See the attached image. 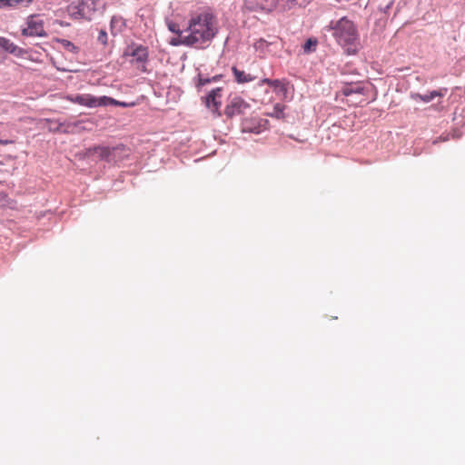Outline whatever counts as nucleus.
I'll use <instances>...</instances> for the list:
<instances>
[{
	"mask_svg": "<svg viewBox=\"0 0 465 465\" xmlns=\"http://www.w3.org/2000/svg\"><path fill=\"white\" fill-rule=\"evenodd\" d=\"M185 32L189 37L187 43L192 44V47L206 48L218 33L216 17L213 13L206 11L193 15Z\"/></svg>",
	"mask_w": 465,
	"mask_h": 465,
	"instance_id": "obj_1",
	"label": "nucleus"
},
{
	"mask_svg": "<svg viewBox=\"0 0 465 465\" xmlns=\"http://www.w3.org/2000/svg\"><path fill=\"white\" fill-rule=\"evenodd\" d=\"M324 30L331 33L347 54H355L360 47V37L352 21L343 16L336 21H331Z\"/></svg>",
	"mask_w": 465,
	"mask_h": 465,
	"instance_id": "obj_2",
	"label": "nucleus"
},
{
	"mask_svg": "<svg viewBox=\"0 0 465 465\" xmlns=\"http://www.w3.org/2000/svg\"><path fill=\"white\" fill-rule=\"evenodd\" d=\"M306 0H244V8L250 12H272L277 7L291 9L295 5L304 6Z\"/></svg>",
	"mask_w": 465,
	"mask_h": 465,
	"instance_id": "obj_3",
	"label": "nucleus"
},
{
	"mask_svg": "<svg viewBox=\"0 0 465 465\" xmlns=\"http://www.w3.org/2000/svg\"><path fill=\"white\" fill-rule=\"evenodd\" d=\"M70 15L74 19L91 20L96 11V0H79L68 6Z\"/></svg>",
	"mask_w": 465,
	"mask_h": 465,
	"instance_id": "obj_4",
	"label": "nucleus"
},
{
	"mask_svg": "<svg viewBox=\"0 0 465 465\" xmlns=\"http://www.w3.org/2000/svg\"><path fill=\"white\" fill-rule=\"evenodd\" d=\"M25 25L26 26L22 29V35L24 36L45 37L47 35L44 28V19L40 15H29Z\"/></svg>",
	"mask_w": 465,
	"mask_h": 465,
	"instance_id": "obj_5",
	"label": "nucleus"
},
{
	"mask_svg": "<svg viewBox=\"0 0 465 465\" xmlns=\"http://www.w3.org/2000/svg\"><path fill=\"white\" fill-rule=\"evenodd\" d=\"M67 99L74 104L84 105L88 108H96L103 106L102 96L95 97L89 94L69 95L67 96Z\"/></svg>",
	"mask_w": 465,
	"mask_h": 465,
	"instance_id": "obj_6",
	"label": "nucleus"
},
{
	"mask_svg": "<svg viewBox=\"0 0 465 465\" xmlns=\"http://www.w3.org/2000/svg\"><path fill=\"white\" fill-rule=\"evenodd\" d=\"M250 105L241 97H232L225 107L224 114L227 117L232 118L236 114H243Z\"/></svg>",
	"mask_w": 465,
	"mask_h": 465,
	"instance_id": "obj_7",
	"label": "nucleus"
},
{
	"mask_svg": "<svg viewBox=\"0 0 465 465\" xmlns=\"http://www.w3.org/2000/svg\"><path fill=\"white\" fill-rule=\"evenodd\" d=\"M124 55L134 57L137 63H145L148 59V50L142 45L133 44L125 49Z\"/></svg>",
	"mask_w": 465,
	"mask_h": 465,
	"instance_id": "obj_8",
	"label": "nucleus"
},
{
	"mask_svg": "<svg viewBox=\"0 0 465 465\" xmlns=\"http://www.w3.org/2000/svg\"><path fill=\"white\" fill-rule=\"evenodd\" d=\"M266 124L267 121L263 119H244L242 122V133H252V134H260L262 132V124Z\"/></svg>",
	"mask_w": 465,
	"mask_h": 465,
	"instance_id": "obj_9",
	"label": "nucleus"
},
{
	"mask_svg": "<svg viewBox=\"0 0 465 465\" xmlns=\"http://www.w3.org/2000/svg\"><path fill=\"white\" fill-rule=\"evenodd\" d=\"M222 91V87H216L213 88L207 93V95L204 97V103L206 107H214L215 109H218L222 105V103L217 100V98L221 97Z\"/></svg>",
	"mask_w": 465,
	"mask_h": 465,
	"instance_id": "obj_10",
	"label": "nucleus"
},
{
	"mask_svg": "<svg viewBox=\"0 0 465 465\" xmlns=\"http://www.w3.org/2000/svg\"><path fill=\"white\" fill-rule=\"evenodd\" d=\"M0 47L16 57H21L25 54V51L22 48L18 47L9 39L2 36H0Z\"/></svg>",
	"mask_w": 465,
	"mask_h": 465,
	"instance_id": "obj_11",
	"label": "nucleus"
},
{
	"mask_svg": "<svg viewBox=\"0 0 465 465\" xmlns=\"http://www.w3.org/2000/svg\"><path fill=\"white\" fill-rule=\"evenodd\" d=\"M341 92L345 96H351L353 94H365V87L361 83H345Z\"/></svg>",
	"mask_w": 465,
	"mask_h": 465,
	"instance_id": "obj_12",
	"label": "nucleus"
},
{
	"mask_svg": "<svg viewBox=\"0 0 465 465\" xmlns=\"http://www.w3.org/2000/svg\"><path fill=\"white\" fill-rule=\"evenodd\" d=\"M223 77V74H216L213 77H203L201 74H198L197 79L195 81V87L198 92H202L203 88L211 84V83H217L219 82Z\"/></svg>",
	"mask_w": 465,
	"mask_h": 465,
	"instance_id": "obj_13",
	"label": "nucleus"
},
{
	"mask_svg": "<svg viewBox=\"0 0 465 465\" xmlns=\"http://www.w3.org/2000/svg\"><path fill=\"white\" fill-rule=\"evenodd\" d=\"M263 82L265 84H267L268 85H270L271 87L274 88V91L276 93L282 94L283 95L286 94V93H287V84L283 81L279 80V79L272 80V79L265 78L263 80Z\"/></svg>",
	"mask_w": 465,
	"mask_h": 465,
	"instance_id": "obj_14",
	"label": "nucleus"
},
{
	"mask_svg": "<svg viewBox=\"0 0 465 465\" xmlns=\"http://www.w3.org/2000/svg\"><path fill=\"white\" fill-rule=\"evenodd\" d=\"M443 95H444V93L442 91L434 90L431 92H428L424 94H412V97L415 100L420 99V101H422L424 103H430L436 97H441Z\"/></svg>",
	"mask_w": 465,
	"mask_h": 465,
	"instance_id": "obj_15",
	"label": "nucleus"
},
{
	"mask_svg": "<svg viewBox=\"0 0 465 465\" xmlns=\"http://www.w3.org/2000/svg\"><path fill=\"white\" fill-rule=\"evenodd\" d=\"M232 71L235 77V81L238 84H245L254 80V77L249 74H246L244 71L238 69L236 66H233Z\"/></svg>",
	"mask_w": 465,
	"mask_h": 465,
	"instance_id": "obj_16",
	"label": "nucleus"
},
{
	"mask_svg": "<svg viewBox=\"0 0 465 465\" xmlns=\"http://www.w3.org/2000/svg\"><path fill=\"white\" fill-rule=\"evenodd\" d=\"M125 26L124 20L120 16H113L110 23L111 33L114 35L121 33Z\"/></svg>",
	"mask_w": 465,
	"mask_h": 465,
	"instance_id": "obj_17",
	"label": "nucleus"
},
{
	"mask_svg": "<svg viewBox=\"0 0 465 465\" xmlns=\"http://www.w3.org/2000/svg\"><path fill=\"white\" fill-rule=\"evenodd\" d=\"M187 39H189V37L186 33L178 34L175 37H173L170 40V44L173 46H179V45L192 46V44L187 43Z\"/></svg>",
	"mask_w": 465,
	"mask_h": 465,
	"instance_id": "obj_18",
	"label": "nucleus"
},
{
	"mask_svg": "<svg viewBox=\"0 0 465 465\" xmlns=\"http://www.w3.org/2000/svg\"><path fill=\"white\" fill-rule=\"evenodd\" d=\"M102 104H103V106H108V105H115V106H120V107H127L128 106V104L125 102H120L112 97H108L105 95L102 96Z\"/></svg>",
	"mask_w": 465,
	"mask_h": 465,
	"instance_id": "obj_19",
	"label": "nucleus"
},
{
	"mask_svg": "<svg viewBox=\"0 0 465 465\" xmlns=\"http://www.w3.org/2000/svg\"><path fill=\"white\" fill-rule=\"evenodd\" d=\"M58 43L62 45V46L68 52L73 54H77L79 52V47L76 46L74 43L66 39H58Z\"/></svg>",
	"mask_w": 465,
	"mask_h": 465,
	"instance_id": "obj_20",
	"label": "nucleus"
},
{
	"mask_svg": "<svg viewBox=\"0 0 465 465\" xmlns=\"http://www.w3.org/2000/svg\"><path fill=\"white\" fill-rule=\"evenodd\" d=\"M284 107L280 104H276L272 109V112L269 113L268 115L276 119H282L284 117Z\"/></svg>",
	"mask_w": 465,
	"mask_h": 465,
	"instance_id": "obj_21",
	"label": "nucleus"
},
{
	"mask_svg": "<svg viewBox=\"0 0 465 465\" xmlns=\"http://www.w3.org/2000/svg\"><path fill=\"white\" fill-rule=\"evenodd\" d=\"M317 40L314 38H309L303 45V51L306 54L312 53L315 50L317 45Z\"/></svg>",
	"mask_w": 465,
	"mask_h": 465,
	"instance_id": "obj_22",
	"label": "nucleus"
},
{
	"mask_svg": "<svg viewBox=\"0 0 465 465\" xmlns=\"http://www.w3.org/2000/svg\"><path fill=\"white\" fill-rule=\"evenodd\" d=\"M166 23H167V27L171 32H173L176 35L182 34V33H186L185 29H183V30L180 29V26L178 24H176L173 21H169V20Z\"/></svg>",
	"mask_w": 465,
	"mask_h": 465,
	"instance_id": "obj_23",
	"label": "nucleus"
},
{
	"mask_svg": "<svg viewBox=\"0 0 465 465\" xmlns=\"http://www.w3.org/2000/svg\"><path fill=\"white\" fill-rule=\"evenodd\" d=\"M107 39H108V37H107L106 31L104 29H101L99 31V34H98V36H97V41L100 44L105 45L107 44Z\"/></svg>",
	"mask_w": 465,
	"mask_h": 465,
	"instance_id": "obj_24",
	"label": "nucleus"
},
{
	"mask_svg": "<svg viewBox=\"0 0 465 465\" xmlns=\"http://www.w3.org/2000/svg\"><path fill=\"white\" fill-rule=\"evenodd\" d=\"M63 125H64V124H62V123H55V125L50 127V130L53 132H57V133L65 132L64 130H63Z\"/></svg>",
	"mask_w": 465,
	"mask_h": 465,
	"instance_id": "obj_25",
	"label": "nucleus"
},
{
	"mask_svg": "<svg viewBox=\"0 0 465 465\" xmlns=\"http://www.w3.org/2000/svg\"><path fill=\"white\" fill-rule=\"evenodd\" d=\"M12 5H13V7L15 6L16 5H29L33 0H12Z\"/></svg>",
	"mask_w": 465,
	"mask_h": 465,
	"instance_id": "obj_26",
	"label": "nucleus"
},
{
	"mask_svg": "<svg viewBox=\"0 0 465 465\" xmlns=\"http://www.w3.org/2000/svg\"><path fill=\"white\" fill-rule=\"evenodd\" d=\"M12 3V0H0V8H11Z\"/></svg>",
	"mask_w": 465,
	"mask_h": 465,
	"instance_id": "obj_27",
	"label": "nucleus"
},
{
	"mask_svg": "<svg viewBox=\"0 0 465 465\" xmlns=\"http://www.w3.org/2000/svg\"><path fill=\"white\" fill-rule=\"evenodd\" d=\"M100 151H101L100 154H101L102 158H106L107 159L109 157L110 153H111V149L108 148V147H103V148L100 149Z\"/></svg>",
	"mask_w": 465,
	"mask_h": 465,
	"instance_id": "obj_28",
	"label": "nucleus"
},
{
	"mask_svg": "<svg viewBox=\"0 0 465 465\" xmlns=\"http://www.w3.org/2000/svg\"><path fill=\"white\" fill-rule=\"evenodd\" d=\"M393 3L394 1L393 0H391L385 6L384 8L382 9L383 13H387L391 8V6L393 5Z\"/></svg>",
	"mask_w": 465,
	"mask_h": 465,
	"instance_id": "obj_29",
	"label": "nucleus"
}]
</instances>
